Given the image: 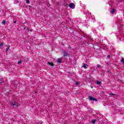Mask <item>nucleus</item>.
<instances>
[{
	"label": "nucleus",
	"mask_w": 124,
	"mask_h": 124,
	"mask_svg": "<svg viewBox=\"0 0 124 124\" xmlns=\"http://www.w3.org/2000/svg\"><path fill=\"white\" fill-rule=\"evenodd\" d=\"M120 41H123V39H122V38H120Z\"/></svg>",
	"instance_id": "nucleus-22"
},
{
	"label": "nucleus",
	"mask_w": 124,
	"mask_h": 124,
	"mask_svg": "<svg viewBox=\"0 0 124 124\" xmlns=\"http://www.w3.org/2000/svg\"><path fill=\"white\" fill-rule=\"evenodd\" d=\"M26 3L29 4V3H30V0H26Z\"/></svg>",
	"instance_id": "nucleus-14"
},
{
	"label": "nucleus",
	"mask_w": 124,
	"mask_h": 124,
	"mask_svg": "<svg viewBox=\"0 0 124 124\" xmlns=\"http://www.w3.org/2000/svg\"><path fill=\"white\" fill-rule=\"evenodd\" d=\"M48 64H49V65H51V66H54V64L53 63V62H48Z\"/></svg>",
	"instance_id": "nucleus-7"
},
{
	"label": "nucleus",
	"mask_w": 124,
	"mask_h": 124,
	"mask_svg": "<svg viewBox=\"0 0 124 124\" xmlns=\"http://www.w3.org/2000/svg\"><path fill=\"white\" fill-rule=\"evenodd\" d=\"M110 95H115V94L111 93L110 94Z\"/></svg>",
	"instance_id": "nucleus-18"
},
{
	"label": "nucleus",
	"mask_w": 124,
	"mask_h": 124,
	"mask_svg": "<svg viewBox=\"0 0 124 124\" xmlns=\"http://www.w3.org/2000/svg\"><path fill=\"white\" fill-rule=\"evenodd\" d=\"M95 122H96V120H92V124H95Z\"/></svg>",
	"instance_id": "nucleus-11"
},
{
	"label": "nucleus",
	"mask_w": 124,
	"mask_h": 124,
	"mask_svg": "<svg viewBox=\"0 0 124 124\" xmlns=\"http://www.w3.org/2000/svg\"><path fill=\"white\" fill-rule=\"evenodd\" d=\"M116 12V10L115 9H113L111 11H110V13L112 14H114Z\"/></svg>",
	"instance_id": "nucleus-6"
},
{
	"label": "nucleus",
	"mask_w": 124,
	"mask_h": 124,
	"mask_svg": "<svg viewBox=\"0 0 124 124\" xmlns=\"http://www.w3.org/2000/svg\"><path fill=\"white\" fill-rule=\"evenodd\" d=\"M107 58L108 59H110V55H108L107 56Z\"/></svg>",
	"instance_id": "nucleus-19"
},
{
	"label": "nucleus",
	"mask_w": 124,
	"mask_h": 124,
	"mask_svg": "<svg viewBox=\"0 0 124 124\" xmlns=\"http://www.w3.org/2000/svg\"><path fill=\"white\" fill-rule=\"evenodd\" d=\"M121 62H123L124 64V59H122L121 61Z\"/></svg>",
	"instance_id": "nucleus-15"
},
{
	"label": "nucleus",
	"mask_w": 124,
	"mask_h": 124,
	"mask_svg": "<svg viewBox=\"0 0 124 124\" xmlns=\"http://www.w3.org/2000/svg\"><path fill=\"white\" fill-rule=\"evenodd\" d=\"M88 66H89L88 65V64H86V63H84L82 66V67H83L84 68H85V69L88 68Z\"/></svg>",
	"instance_id": "nucleus-3"
},
{
	"label": "nucleus",
	"mask_w": 124,
	"mask_h": 124,
	"mask_svg": "<svg viewBox=\"0 0 124 124\" xmlns=\"http://www.w3.org/2000/svg\"><path fill=\"white\" fill-rule=\"evenodd\" d=\"M64 4H65V5H66L68 4L66 3V2H65Z\"/></svg>",
	"instance_id": "nucleus-23"
},
{
	"label": "nucleus",
	"mask_w": 124,
	"mask_h": 124,
	"mask_svg": "<svg viewBox=\"0 0 124 124\" xmlns=\"http://www.w3.org/2000/svg\"><path fill=\"white\" fill-rule=\"evenodd\" d=\"M16 21H15V22H14V23L15 24H16Z\"/></svg>",
	"instance_id": "nucleus-24"
},
{
	"label": "nucleus",
	"mask_w": 124,
	"mask_h": 124,
	"mask_svg": "<svg viewBox=\"0 0 124 124\" xmlns=\"http://www.w3.org/2000/svg\"><path fill=\"white\" fill-rule=\"evenodd\" d=\"M2 25H5V20H3L2 21Z\"/></svg>",
	"instance_id": "nucleus-12"
},
{
	"label": "nucleus",
	"mask_w": 124,
	"mask_h": 124,
	"mask_svg": "<svg viewBox=\"0 0 124 124\" xmlns=\"http://www.w3.org/2000/svg\"><path fill=\"white\" fill-rule=\"evenodd\" d=\"M10 46H8V48L6 49V52H8V49H10Z\"/></svg>",
	"instance_id": "nucleus-13"
},
{
	"label": "nucleus",
	"mask_w": 124,
	"mask_h": 124,
	"mask_svg": "<svg viewBox=\"0 0 124 124\" xmlns=\"http://www.w3.org/2000/svg\"><path fill=\"white\" fill-rule=\"evenodd\" d=\"M75 85L76 86H79V85H80V82H75Z\"/></svg>",
	"instance_id": "nucleus-10"
},
{
	"label": "nucleus",
	"mask_w": 124,
	"mask_h": 124,
	"mask_svg": "<svg viewBox=\"0 0 124 124\" xmlns=\"http://www.w3.org/2000/svg\"><path fill=\"white\" fill-rule=\"evenodd\" d=\"M11 106H16V107H18V106H19V105H18L16 103H15L11 104Z\"/></svg>",
	"instance_id": "nucleus-5"
},
{
	"label": "nucleus",
	"mask_w": 124,
	"mask_h": 124,
	"mask_svg": "<svg viewBox=\"0 0 124 124\" xmlns=\"http://www.w3.org/2000/svg\"><path fill=\"white\" fill-rule=\"evenodd\" d=\"M15 2L16 3H18V2H19V1H18V0H16L15 1Z\"/></svg>",
	"instance_id": "nucleus-17"
},
{
	"label": "nucleus",
	"mask_w": 124,
	"mask_h": 124,
	"mask_svg": "<svg viewBox=\"0 0 124 124\" xmlns=\"http://www.w3.org/2000/svg\"><path fill=\"white\" fill-rule=\"evenodd\" d=\"M89 100H93V101H97V100L96 99H95V98L94 97H93L92 96H89Z\"/></svg>",
	"instance_id": "nucleus-2"
},
{
	"label": "nucleus",
	"mask_w": 124,
	"mask_h": 124,
	"mask_svg": "<svg viewBox=\"0 0 124 124\" xmlns=\"http://www.w3.org/2000/svg\"><path fill=\"white\" fill-rule=\"evenodd\" d=\"M68 48L69 49H71V46H69Z\"/></svg>",
	"instance_id": "nucleus-20"
},
{
	"label": "nucleus",
	"mask_w": 124,
	"mask_h": 124,
	"mask_svg": "<svg viewBox=\"0 0 124 124\" xmlns=\"http://www.w3.org/2000/svg\"><path fill=\"white\" fill-rule=\"evenodd\" d=\"M69 7L72 9H74V8H75V4H74V3H70L69 4Z\"/></svg>",
	"instance_id": "nucleus-1"
},
{
	"label": "nucleus",
	"mask_w": 124,
	"mask_h": 124,
	"mask_svg": "<svg viewBox=\"0 0 124 124\" xmlns=\"http://www.w3.org/2000/svg\"><path fill=\"white\" fill-rule=\"evenodd\" d=\"M57 62H59V63H61L62 62V59H60V58H58L57 59Z\"/></svg>",
	"instance_id": "nucleus-8"
},
{
	"label": "nucleus",
	"mask_w": 124,
	"mask_h": 124,
	"mask_svg": "<svg viewBox=\"0 0 124 124\" xmlns=\"http://www.w3.org/2000/svg\"><path fill=\"white\" fill-rule=\"evenodd\" d=\"M100 66H101L100 65H97V67H98V68L100 67Z\"/></svg>",
	"instance_id": "nucleus-21"
},
{
	"label": "nucleus",
	"mask_w": 124,
	"mask_h": 124,
	"mask_svg": "<svg viewBox=\"0 0 124 124\" xmlns=\"http://www.w3.org/2000/svg\"><path fill=\"white\" fill-rule=\"evenodd\" d=\"M64 57H68L69 56V53L66 52L65 51L63 52Z\"/></svg>",
	"instance_id": "nucleus-4"
},
{
	"label": "nucleus",
	"mask_w": 124,
	"mask_h": 124,
	"mask_svg": "<svg viewBox=\"0 0 124 124\" xmlns=\"http://www.w3.org/2000/svg\"><path fill=\"white\" fill-rule=\"evenodd\" d=\"M17 63H18V64H20V63H22V61H18Z\"/></svg>",
	"instance_id": "nucleus-16"
},
{
	"label": "nucleus",
	"mask_w": 124,
	"mask_h": 124,
	"mask_svg": "<svg viewBox=\"0 0 124 124\" xmlns=\"http://www.w3.org/2000/svg\"><path fill=\"white\" fill-rule=\"evenodd\" d=\"M96 84H97V85H99V86H100V85H101V81H97L96 82Z\"/></svg>",
	"instance_id": "nucleus-9"
}]
</instances>
